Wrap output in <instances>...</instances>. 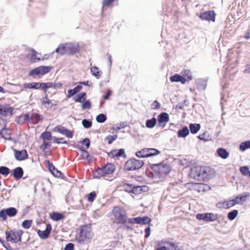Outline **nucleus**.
I'll return each mask as SVG.
<instances>
[{"instance_id":"nucleus-6","label":"nucleus","mask_w":250,"mask_h":250,"mask_svg":"<svg viewBox=\"0 0 250 250\" xmlns=\"http://www.w3.org/2000/svg\"><path fill=\"white\" fill-rule=\"evenodd\" d=\"M93 237L92 229L90 226L87 225L83 226L80 229L78 241L80 243H83L87 239H90Z\"/></svg>"},{"instance_id":"nucleus-26","label":"nucleus","mask_w":250,"mask_h":250,"mask_svg":"<svg viewBox=\"0 0 250 250\" xmlns=\"http://www.w3.org/2000/svg\"><path fill=\"white\" fill-rule=\"evenodd\" d=\"M104 173L105 174H110L112 173L115 169V166L111 163H108L104 166L103 167Z\"/></svg>"},{"instance_id":"nucleus-38","label":"nucleus","mask_w":250,"mask_h":250,"mask_svg":"<svg viewBox=\"0 0 250 250\" xmlns=\"http://www.w3.org/2000/svg\"><path fill=\"white\" fill-rule=\"evenodd\" d=\"M91 72L97 79H99L102 74V72L99 71L98 67L95 66L91 68Z\"/></svg>"},{"instance_id":"nucleus-64","label":"nucleus","mask_w":250,"mask_h":250,"mask_svg":"<svg viewBox=\"0 0 250 250\" xmlns=\"http://www.w3.org/2000/svg\"><path fill=\"white\" fill-rule=\"evenodd\" d=\"M74 244L72 243H69L65 245L64 250H74Z\"/></svg>"},{"instance_id":"nucleus-54","label":"nucleus","mask_w":250,"mask_h":250,"mask_svg":"<svg viewBox=\"0 0 250 250\" xmlns=\"http://www.w3.org/2000/svg\"><path fill=\"white\" fill-rule=\"evenodd\" d=\"M80 150L82 152L81 157L82 159L84 160H87L89 157V154L88 151L83 148H81Z\"/></svg>"},{"instance_id":"nucleus-63","label":"nucleus","mask_w":250,"mask_h":250,"mask_svg":"<svg viewBox=\"0 0 250 250\" xmlns=\"http://www.w3.org/2000/svg\"><path fill=\"white\" fill-rule=\"evenodd\" d=\"M104 211H101L100 210L97 209L96 210H95L93 213V216L94 218H98L99 217L102 216L104 214Z\"/></svg>"},{"instance_id":"nucleus-36","label":"nucleus","mask_w":250,"mask_h":250,"mask_svg":"<svg viewBox=\"0 0 250 250\" xmlns=\"http://www.w3.org/2000/svg\"><path fill=\"white\" fill-rule=\"evenodd\" d=\"M12 189H7L6 188H3L1 190V197L6 200H8L11 196L10 192Z\"/></svg>"},{"instance_id":"nucleus-58","label":"nucleus","mask_w":250,"mask_h":250,"mask_svg":"<svg viewBox=\"0 0 250 250\" xmlns=\"http://www.w3.org/2000/svg\"><path fill=\"white\" fill-rule=\"evenodd\" d=\"M41 87L42 88L45 95L46 94L47 89L49 88L48 82L47 83H40Z\"/></svg>"},{"instance_id":"nucleus-17","label":"nucleus","mask_w":250,"mask_h":250,"mask_svg":"<svg viewBox=\"0 0 250 250\" xmlns=\"http://www.w3.org/2000/svg\"><path fill=\"white\" fill-rule=\"evenodd\" d=\"M54 131L62 134L69 138H71L73 137L72 132L70 130L62 126L55 127L54 128Z\"/></svg>"},{"instance_id":"nucleus-3","label":"nucleus","mask_w":250,"mask_h":250,"mask_svg":"<svg viewBox=\"0 0 250 250\" xmlns=\"http://www.w3.org/2000/svg\"><path fill=\"white\" fill-rule=\"evenodd\" d=\"M151 168L155 174L158 175L159 177L166 176L171 170L170 165L164 162L153 165Z\"/></svg>"},{"instance_id":"nucleus-34","label":"nucleus","mask_w":250,"mask_h":250,"mask_svg":"<svg viewBox=\"0 0 250 250\" xmlns=\"http://www.w3.org/2000/svg\"><path fill=\"white\" fill-rule=\"evenodd\" d=\"M41 102L42 104H47V108H52L53 106H55L56 104H53L50 100L48 98L47 94L45 95V97L42 99Z\"/></svg>"},{"instance_id":"nucleus-51","label":"nucleus","mask_w":250,"mask_h":250,"mask_svg":"<svg viewBox=\"0 0 250 250\" xmlns=\"http://www.w3.org/2000/svg\"><path fill=\"white\" fill-rule=\"evenodd\" d=\"M32 222V220H25L22 223V227L25 229H28L31 227Z\"/></svg>"},{"instance_id":"nucleus-48","label":"nucleus","mask_w":250,"mask_h":250,"mask_svg":"<svg viewBox=\"0 0 250 250\" xmlns=\"http://www.w3.org/2000/svg\"><path fill=\"white\" fill-rule=\"evenodd\" d=\"M133 184H125L123 186L124 190L128 192L132 193Z\"/></svg>"},{"instance_id":"nucleus-31","label":"nucleus","mask_w":250,"mask_h":250,"mask_svg":"<svg viewBox=\"0 0 250 250\" xmlns=\"http://www.w3.org/2000/svg\"><path fill=\"white\" fill-rule=\"evenodd\" d=\"M189 130L190 132L193 134H196L201 128V125L200 124H190L189 125Z\"/></svg>"},{"instance_id":"nucleus-52","label":"nucleus","mask_w":250,"mask_h":250,"mask_svg":"<svg viewBox=\"0 0 250 250\" xmlns=\"http://www.w3.org/2000/svg\"><path fill=\"white\" fill-rule=\"evenodd\" d=\"M240 171L243 175L248 176L250 170L248 166H243L240 167Z\"/></svg>"},{"instance_id":"nucleus-56","label":"nucleus","mask_w":250,"mask_h":250,"mask_svg":"<svg viewBox=\"0 0 250 250\" xmlns=\"http://www.w3.org/2000/svg\"><path fill=\"white\" fill-rule=\"evenodd\" d=\"M181 75L175 74L170 77V81L172 82H179Z\"/></svg>"},{"instance_id":"nucleus-53","label":"nucleus","mask_w":250,"mask_h":250,"mask_svg":"<svg viewBox=\"0 0 250 250\" xmlns=\"http://www.w3.org/2000/svg\"><path fill=\"white\" fill-rule=\"evenodd\" d=\"M51 146V143L43 140L42 144L40 146V149L43 151H45L46 149H48Z\"/></svg>"},{"instance_id":"nucleus-16","label":"nucleus","mask_w":250,"mask_h":250,"mask_svg":"<svg viewBox=\"0 0 250 250\" xmlns=\"http://www.w3.org/2000/svg\"><path fill=\"white\" fill-rule=\"evenodd\" d=\"M52 230V226L50 224H48L46 226L45 230L42 231L39 229L37 231V233L39 237L42 239H46L48 238L51 233Z\"/></svg>"},{"instance_id":"nucleus-15","label":"nucleus","mask_w":250,"mask_h":250,"mask_svg":"<svg viewBox=\"0 0 250 250\" xmlns=\"http://www.w3.org/2000/svg\"><path fill=\"white\" fill-rule=\"evenodd\" d=\"M169 120L168 114L166 112H162L158 116V122L159 126L164 127L166 123Z\"/></svg>"},{"instance_id":"nucleus-28","label":"nucleus","mask_w":250,"mask_h":250,"mask_svg":"<svg viewBox=\"0 0 250 250\" xmlns=\"http://www.w3.org/2000/svg\"><path fill=\"white\" fill-rule=\"evenodd\" d=\"M217 153L218 156L223 159H227L229 155L228 151L224 148L220 147L217 149Z\"/></svg>"},{"instance_id":"nucleus-43","label":"nucleus","mask_w":250,"mask_h":250,"mask_svg":"<svg viewBox=\"0 0 250 250\" xmlns=\"http://www.w3.org/2000/svg\"><path fill=\"white\" fill-rule=\"evenodd\" d=\"M238 214V211L236 209H234L228 213L227 217L229 220L232 221L236 217Z\"/></svg>"},{"instance_id":"nucleus-59","label":"nucleus","mask_w":250,"mask_h":250,"mask_svg":"<svg viewBox=\"0 0 250 250\" xmlns=\"http://www.w3.org/2000/svg\"><path fill=\"white\" fill-rule=\"evenodd\" d=\"M53 140L57 144H67L66 141L64 140L63 138H57L56 137H53Z\"/></svg>"},{"instance_id":"nucleus-39","label":"nucleus","mask_w":250,"mask_h":250,"mask_svg":"<svg viewBox=\"0 0 250 250\" xmlns=\"http://www.w3.org/2000/svg\"><path fill=\"white\" fill-rule=\"evenodd\" d=\"M157 123V120L155 117H153L151 119H148L146 121V125L147 128H153Z\"/></svg>"},{"instance_id":"nucleus-45","label":"nucleus","mask_w":250,"mask_h":250,"mask_svg":"<svg viewBox=\"0 0 250 250\" xmlns=\"http://www.w3.org/2000/svg\"><path fill=\"white\" fill-rule=\"evenodd\" d=\"M107 119V117L105 114L101 113L98 115L96 118V121L99 123H103Z\"/></svg>"},{"instance_id":"nucleus-57","label":"nucleus","mask_w":250,"mask_h":250,"mask_svg":"<svg viewBox=\"0 0 250 250\" xmlns=\"http://www.w3.org/2000/svg\"><path fill=\"white\" fill-rule=\"evenodd\" d=\"M117 135H108L106 137V140L107 141L108 144H111L112 142L117 138Z\"/></svg>"},{"instance_id":"nucleus-2","label":"nucleus","mask_w":250,"mask_h":250,"mask_svg":"<svg viewBox=\"0 0 250 250\" xmlns=\"http://www.w3.org/2000/svg\"><path fill=\"white\" fill-rule=\"evenodd\" d=\"M79 51V45L78 43L75 42L60 44L55 50V52L61 56H64L65 54L73 55Z\"/></svg>"},{"instance_id":"nucleus-11","label":"nucleus","mask_w":250,"mask_h":250,"mask_svg":"<svg viewBox=\"0 0 250 250\" xmlns=\"http://www.w3.org/2000/svg\"><path fill=\"white\" fill-rule=\"evenodd\" d=\"M198 220H202L206 222H212L218 219L217 215L213 213H198L196 215Z\"/></svg>"},{"instance_id":"nucleus-37","label":"nucleus","mask_w":250,"mask_h":250,"mask_svg":"<svg viewBox=\"0 0 250 250\" xmlns=\"http://www.w3.org/2000/svg\"><path fill=\"white\" fill-rule=\"evenodd\" d=\"M151 221V219L148 216H145L143 217H139V224L141 225L149 224Z\"/></svg>"},{"instance_id":"nucleus-42","label":"nucleus","mask_w":250,"mask_h":250,"mask_svg":"<svg viewBox=\"0 0 250 250\" xmlns=\"http://www.w3.org/2000/svg\"><path fill=\"white\" fill-rule=\"evenodd\" d=\"M41 137L43 140L50 141L53 139L51 133L49 131H45L42 133Z\"/></svg>"},{"instance_id":"nucleus-33","label":"nucleus","mask_w":250,"mask_h":250,"mask_svg":"<svg viewBox=\"0 0 250 250\" xmlns=\"http://www.w3.org/2000/svg\"><path fill=\"white\" fill-rule=\"evenodd\" d=\"M105 175L106 174L104 173V171L103 167L97 168L93 172V177L95 178H100Z\"/></svg>"},{"instance_id":"nucleus-14","label":"nucleus","mask_w":250,"mask_h":250,"mask_svg":"<svg viewBox=\"0 0 250 250\" xmlns=\"http://www.w3.org/2000/svg\"><path fill=\"white\" fill-rule=\"evenodd\" d=\"M14 152L15 158L18 161H23L28 158V155L25 149H22L21 150L14 149Z\"/></svg>"},{"instance_id":"nucleus-4","label":"nucleus","mask_w":250,"mask_h":250,"mask_svg":"<svg viewBox=\"0 0 250 250\" xmlns=\"http://www.w3.org/2000/svg\"><path fill=\"white\" fill-rule=\"evenodd\" d=\"M112 212L117 223L125 224L127 222V215L124 208L119 206H115Z\"/></svg>"},{"instance_id":"nucleus-7","label":"nucleus","mask_w":250,"mask_h":250,"mask_svg":"<svg viewBox=\"0 0 250 250\" xmlns=\"http://www.w3.org/2000/svg\"><path fill=\"white\" fill-rule=\"evenodd\" d=\"M144 164L142 160L131 158L125 163V169L127 171L135 170L141 168Z\"/></svg>"},{"instance_id":"nucleus-35","label":"nucleus","mask_w":250,"mask_h":250,"mask_svg":"<svg viewBox=\"0 0 250 250\" xmlns=\"http://www.w3.org/2000/svg\"><path fill=\"white\" fill-rule=\"evenodd\" d=\"M31 52V55L30 58V61L31 63H35L37 61H40L41 60L40 58L36 56L39 53L36 50L34 49H32Z\"/></svg>"},{"instance_id":"nucleus-46","label":"nucleus","mask_w":250,"mask_h":250,"mask_svg":"<svg viewBox=\"0 0 250 250\" xmlns=\"http://www.w3.org/2000/svg\"><path fill=\"white\" fill-rule=\"evenodd\" d=\"M182 74L184 77L187 78V79L188 81L192 80V79L193 78L192 76V73H191V72L189 70L187 69V70H184L182 72Z\"/></svg>"},{"instance_id":"nucleus-62","label":"nucleus","mask_w":250,"mask_h":250,"mask_svg":"<svg viewBox=\"0 0 250 250\" xmlns=\"http://www.w3.org/2000/svg\"><path fill=\"white\" fill-rule=\"evenodd\" d=\"M96 193L95 191L90 192L87 198V200L89 202H92L96 198Z\"/></svg>"},{"instance_id":"nucleus-1","label":"nucleus","mask_w":250,"mask_h":250,"mask_svg":"<svg viewBox=\"0 0 250 250\" xmlns=\"http://www.w3.org/2000/svg\"><path fill=\"white\" fill-rule=\"evenodd\" d=\"M215 175L214 170L208 167L195 166L190 169L189 176L198 181L208 180Z\"/></svg>"},{"instance_id":"nucleus-55","label":"nucleus","mask_w":250,"mask_h":250,"mask_svg":"<svg viewBox=\"0 0 250 250\" xmlns=\"http://www.w3.org/2000/svg\"><path fill=\"white\" fill-rule=\"evenodd\" d=\"M49 88H53L54 89L61 88L62 87V84L61 83H55L52 82H48Z\"/></svg>"},{"instance_id":"nucleus-9","label":"nucleus","mask_w":250,"mask_h":250,"mask_svg":"<svg viewBox=\"0 0 250 250\" xmlns=\"http://www.w3.org/2000/svg\"><path fill=\"white\" fill-rule=\"evenodd\" d=\"M52 67L50 66H40L30 70L29 72V75L30 76L38 75H44L49 73Z\"/></svg>"},{"instance_id":"nucleus-23","label":"nucleus","mask_w":250,"mask_h":250,"mask_svg":"<svg viewBox=\"0 0 250 250\" xmlns=\"http://www.w3.org/2000/svg\"><path fill=\"white\" fill-rule=\"evenodd\" d=\"M29 113L26 114H22L19 117L17 123L18 124H22L26 122L29 123Z\"/></svg>"},{"instance_id":"nucleus-5","label":"nucleus","mask_w":250,"mask_h":250,"mask_svg":"<svg viewBox=\"0 0 250 250\" xmlns=\"http://www.w3.org/2000/svg\"><path fill=\"white\" fill-rule=\"evenodd\" d=\"M23 231L22 230L11 229L5 232L6 239L7 242L17 243L21 241Z\"/></svg>"},{"instance_id":"nucleus-12","label":"nucleus","mask_w":250,"mask_h":250,"mask_svg":"<svg viewBox=\"0 0 250 250\" xmlns=\"http://www.w3.org/2000/svg\"><path fill=\"white\" fill-rule=\"evenodd\" d=\"M216 14L214 11L209 10L200 14V18L203 20L215 21Z\"/></svg>"},{"instance_id":"nucleus-10","label":"nucleus","mask_w":250,"mask_h":250,"mask_svg":"<svg viewBox=\"0 0 250 250\" xmlns=\"http://www.w3.org/2000/svg\"><path fill=\"white\" fill-rule=\"evenodd\" d=\"M18 213V210L14 207H10L7 208L2 209L0 211V217L3 221L7 219V216L13 217L15 216Z\"/></svg>"},{"instance_id":"nucleus-13","label":"nucleus","mask_w":250,"mask_h":250,"mask_svg":"<svg viewBox=\"0 0 250 250\" xmlns=\"http://www.w3.org/2000/svg\"><path fill=\"white\" fill-rule=\"evenodd\" d=\"M45 164L51 173L55 177L60 178L62 175V173L58 170L57 168L54 166V165L49 160H46Z\"/></svg>"},{"instance_id":"nucleus-44","label":"nucleus","mask_w":250,"mask_h":250,"mask_svg":"<svg viewBox=\"0 0 250 250\" xmlns=\"http://www.w3.org/2000/svg\"><path fill=\"white\" fill-rule=\"evenodd\" d=\"M10 172V169L6 167V166H1L0 167V174L5 176H7L9 173Z\"/></svg>"},{"instance_id":"nucleus-49","label":"nucleus","mask_w":250,"mask_h":250,"mask_svg":"<svg viewBox=\"0 0 250 250\" xmlns=\"http://www.w3.org/2000/svg\"><path fill=\"white\" fill-rule=\"evenodd\" d=\"M82 104L81 106L83 110L89 109L91 107V104L89 100H85Z\"/></svg>"},{"instance_id":"nucleus-21","label":"nucleus","mask_w":250,"mask_h":250,"mask_svg":"<svg viewBox=\"0 0 250 250\" xmlns=\"http://www.w3.org/2000/svg\"><path fill=\"white\" fill-rule=\"evenodd\" d=\"M125 150L123 148L119 149H114L111 150L109 153L108 156L114 157H119L123 156L125 157Z\"/></svg>"},{"instance_id":"nucleus-40","label":"nucleus","mask_w":250,"mask_h":250,"mask_svg":"<svg viewBox=\"0 0 250 250\" xmlns=\"http://www.w3.org/2000/svg\"><path fill=\"white\" fill-rule=\"evenodd\" d=\"M0 135L5 140H11L12 139L9 136V134L8 133V129L6 128H3L0 130Z\"/></svg>"},{"instance_id":"nucleus-27","label":"nucleus","mask_w":250,"mask_h":250,"mask_svg":"<svg viewBox=\"0 0 250 250\" xmlns=\"http://www.w3.org/2000/svg\"><path fill=\"white\" fill-rule=\"evenodd\" d=\"M86 99V93L85 92H81L78 94L77 96L73 98V100L75 102L82 103Z\"/></svg>"},{"instance_id":"nucleus-50","label":"nucleus","mask_w":250,"mask_h":250,"mask_svg":"<svg viewBox=\"0 0 250 250\" xmlns=\"http://www.w3.org/2000/svg\"><path fill=\"white\" fill-rule=\"evenodd\" d=\"M82 125L85 128H89L92 125V122L91 121L84 119L82 120Z\"/></svg>"},{"instance_id":"nucleus-60","label":"nucleus","mask_w":250,"mask_h":250,"mask_svg":"<svg viewBox=\"0 0 250 250\" xmlns=\"http://www.w3.org/2000/svg\"><path fill=\"white\" fill-rule=\"evenodd\" d=\"M207 134V132H204L203 133L200 134L198 136V138L201 140H203L204 141H208L210 139V137L208 136L207 137H206Z\"/></svg>"},{"instance_id":"nucleus-22","label":"nucleus","mask_w":250,"mask_h":250,"mask_svg":"<svg viewBox=\"0 0 250 250\" xmlns=\"http://www.w3.org/2000/svg\"><path fill=\"white\" fill-rule=\"evenodd\" d=\"M148 187L146 186H135L133 185L132 193L138 195L142 192L147 191Z\"/></svg>"},{"instance_id":"nucleus-25","label":"nucleus","mask_w":250,"mask_h":250,"mask_svg":"<svg viewBox=\"0 0 250 250\" xmlns=\"http://www.w3.org/2000/svg\"><path fill=\"white\" fill-rule=\"evenodd\" d=\"M50 217L55 221H59L64 219L65 218V216L62 213L53 212L50 214Z\"/></svg>"},{"instance_id":"nucleus-41","label":"nucleus","mask_w":250,"mask_h":250,"mask_svg":"<svg viewBox=\"0 0 250 250\" xmlns=\"http://www.w3.org/2000/svg\"><path fill=\"white\" fill-rule=\"evenodd\" d=\"M249 148H250V141L242 142L239 146V149L243 151Z\"/></svg>"},{"instance_id":"nucleus-32","label":"nucleus","mask_w":250,"mask_h":250,"mask_svg":"<svg viewBox=\"0 0 250 250\" xmlns=\"http://www.w3.org/2000/svg\"><path fill=\"white\" fill-rule=\"evenodd\" d=\"M197 87L200 90H205L207 85V81L204 79H199L196 82Z\"/></svg>"},{"instance_id":"nucleus-30","label":"nucleus","mask_w":250,"mask_h":250,"mask_svg":"<svg viewBox=\"0 0 250 250\" xmlns=\"http://www.w3.org/2000/svg\"><path fill=\"white\" fill-rule=\"evenodd\" d=\"M136 156L138 158H147L149 157L148 153L147 148H145L140 151H138L135 153Z\"/></svg>"},{"instance_id":"nucleus-47","label":"nucleus","mask_w":250,"mask_h":250,"mask_svg":"<svg viewBox=\"0 0 250 250\" xmlns=\"http://www.w3.org/2000/svg\"><path fill=\"white\" fill-rule=\"evenodd\" d=\"M147 149L149 157L154 156L160 153V151L157 149L153 148H147Z\"/></svg>"},{"instance_id":"nucleus-19","label":"nucleus","mask_w":250,"mask_h":250,"mask_svg":"<svg viewBox=\"0 0 250 250\" xmlns=\"http://www.w3.org/2000/svg\"><path fill=\"white\" fill-rule=\"evenodd\" d=\"M23 170L22 167H18L11 171V174L16 180H20L23 175Z\"/></svg>"},{"instance_id":"nucleus-20","label":"nucleus","mask_w":250,"mask_h":250,"mask_svg":"<svg viewBox=\"0 0 250 250\" xmlns=\"http://www.w3.org/2000/svg\"><path fill=\"white\" fill-rule=\"evenodd\" d=\"M13 111V108L9 105L3 106L0 104V115L6 116L10 113V115H12Z\"/></svg>"},{"instance_id":"nucleus-24","label":"nucleus","mask_w":250,"mask_h":250,"mask_svg":"<svg viewBox=\"0 0 250 250\" xmlns=\"http://www.w3.org/2000/svg\"><path fill=\"white\" fill-rule=\"evenodd\" d=\"M189 128L187 126H184L182 129L178 131L177 136L179 138H185L189 134Z\"/></svg>"},{"instance_id":"nucleus-61","label":"nucleus","mask_w":250,"mask_h":250,"mask_svg":"<svg viewBox=\"0 0 250 250\" xmlns=\"http://www.w3.org/2000/svg\"><path fill=\"white\" fill-rule=\"evenodd\" d=\"M80 143L83 145H84L86 147V148H88L90 145V140L88 138H85L81 141Z\"/></svg>"},{"instance_id":"nucleus-18","label":"nucleus","mask_w":250,"mask_h":250,"mask_svg":"<svg viewBox=\"0 0 250 250\" xmlns=\"http://www.w3.org/2000/svg\"><path fill=\"white\" fill-rule=\"evenodd\" d=\"M30 121L29 123L34 125L37 124L40 121H42L43 118V117L37 113H29Z\"/></svg>"},{"instance_id":"nucleus-29","label":"nucleus","mask_w":250,"mask_h":250,"mask_svg":"<svg viewBox=\"0 0 250 250\" xmlns=\"http://www.w3.org/2000/svg\"><path fill=\"white\" fill-rule=\"evenodd\" d=\"M25 88L38 89L41 87L40 83L32 82L31 83H25L23 85Z\"/></svg>"},{"instance_id":"nucleus-8","label":"nucleus","mask_w":250,"mask_h":250,"mask_svg":"<svg viewBox=\"0 0 250 250\" xmlns=\"http://www.w3.org/2000/svg\"><path fill=\"white\" fill-rule=\"evenodd\" d=\"M249 196H250L249 192H244L242 194L239 195L234 199L229 200L226 202L227 208L232 207L236 204H239L241 202L246 201L247 197Z\"/></svg>"}]
</instances>
